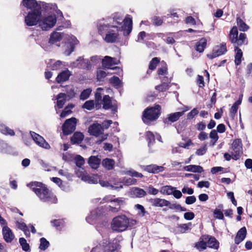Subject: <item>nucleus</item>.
I'll list each match as a JSON object with an SVG mask.
<instances>
[{"label": "nucleus", "mask_w": 252, "mask_h": 252, "mask_svg": "<svg viewBox=\"0 0 252 252\" xmlns=\"http://www.w3.org/2000/svg\"><path fill=\"white\" fill-rule=\"evenodd\" d=\"M74 159L76 165L78 167H81L85 163L84 158L80 155H77Z\"/></svg>", "instance_id": "nucleus-54"}, {"label": "nucleus", "mask_w": 252, "mask_h": 252, "mask_svg": "<svg viewBox=\"0 0 252 252\" xmlns=\"http://www.w3.org/2000/svg\"><path fill=\"white\" fill-rule=\"evenodd\" d=\"M235 51L236 52V55L235 56V63L236 65H238L241 63V58L242 57L243 53L242 50L237 46H235Z\"/></svg>", "instance_id": "nucleus-36"}, {"label": "nucleus", "mask_w": 252, "mask_h": 252, "mask_svg": "<svg viewBox=\"0 0 252 252\" xmlns=\"http://www.w3.org/2000/svg\"><path fill=\"white\" fill-rule=\"evenodd\" d=\"M113 21L115 24L121 25L124 22L122 30L124 31L125 35H129L132 28V21L130 17H126L123 19L122 16L118 13H116L113 17Z\"/></svg>", "instance_id": "nucleus-6"}, {"label": "nucleus", "mask_w": 252, "mask_h": 252, "mask_svg": "<svg viewBox=\"0 0 252 252\" xmlns=\"http://www.w3.org/2000/svg\"><path fill=\"white\" fill-rule=\"evenodd\" d=\"M72 66L79 67L83 68L89 69L91 68L90 62L88 60H84L82 57H79L76 61L71 63Z\"/></svg>", "instance_id": "nucleus-16"}, {"label": "nucleus", "mask_w": 252, "mask_h": 252, "mask_svg": "<svg viewBox=\"0 0 252 252\" xmlns=\"http://www.w3.org/2000/svg\"><path fill=\"white\" fill-rule=\"evenodd\" d=\"M160 60L159 58L157 57L154 58L150 63L149 69L151 70H155Z\"/></svg>", "instance_id": "nucleus-45"}, {"label": "nucleus", "mask_w": 252, "mask_h": 252, "mask_svg": "<svg viewBox=\"0 0 252 252\" xmlns=\"http://www.w3.org/2000/svg\"><path fill=\"white\" fill-rule=\"evenodd\" d=\"M79 43V41L73 35L68 36V43L64 45V54L66 56H69L74 51L75 46Z\"/></svg>", "instance_id": "nucleus-9"}, {"label": "nucleus", "mask_w": 252, "mask_h": 252, "mask_svg": "<svg viewBox=\"0 0 252 252\" xmlns=\"http://www.w3.org/2000/svg\"><path fill=\"white\" fill-rule=\"evenodd\" d=\"M144 170L150 173H158L163 171L164 167L156 164H151L144 166Z\"/></svg>", "instance_id": "nucleus-22"}, {"label": "nucleus", "mask_w": 252, "mask_h": 252, "mask_svg": "<svg viewBox=\"0 0 252 252\" xmlns=\"http://www.w3.org/2000/svg\"><path fill=\"white\" fill-rule=\"evenodd\" d=\"M70 75L71 73L68 70H64L57 76L56 81L58 83L65 82L69 79Z\"/></svg>", "instance_id": "nucleus-24"}, {"label": "nucleus", "mask_w": 252, "mask_h": 252, "mask_svg": "<svg viewBox=\"0 0 252 252\" xmlns=\"http://www.w3.org/2000/svg\"><path fill=\"white\" fill-rule=\"evenodd\" d=\"M62 38L63 35L62 33L54 32L51 34L49 42L50 44H54L55 43L60 41Z\"/></svg>", "instance_id": "nucleus-30"}, {"label": "nucleus", "mask_w": 252, "mask_h": 252, "mask_svg": "<svg viewBox=\"0 0 252 252\" xmlns=\"http://www.w3.org/2000/svg\"><path fill=\"white\" fill-rule=\"evenodd\" d=\"M214 218L219 220H223L224 216L222 212L220 210H215L214 211Z\"/></svg>", "instance_id": "nucleus-58"}, {"label": "nucleus", "mask_w": 252, "mask_h": 252, "mask_svg": "<svg viewBox=\"0 0 252 252\" xmlns=\"http://www.w3.org/2000/svg\"><path fill=\"white\" fill-rule=\"evenodd\" d=\"M123 182L125 185L130 186L134 185L136 182V179L132 178H124Z\"/></svg>", "instance_id": "nucleus-57"}, {"label": "nucleus", "mask_w": 252, "mask_h": 252, "mask_svg": "<svg viewBox=\"0 0 252 252\" xmlns=\"http://www.w3.org/2000/svg\"><path fill=\"white\" fill-rule=\"evenodd\" d=\"M110 83L112 84L114 86L117 88L120 87L121 80L119 77L116 76H113L109 80Z\"/></svg>", "instance_id": "nucleus-51"}, {"label": "nucleus", "mask_w": 252, "mask_h": 252, "mask_svg": "<svg viewBox=\"0 0 252 252\" xmlns=\"http://www.w3.org/2000/svg\"><path fill=\"white\" fill-rule=\"evenodd\" d=\"M247 40L246 39V35L244 33H240L239 37H238L236 41V46H241L243 44H247Z\"/></svg>", "instance_id": "nucleus-40"}, {"label": "nucleus", "mask_w": 252, "mask_h": 252, "mask_svg": "<svg viewBox=\"0 0 252 252\" xmlns=\"http://www.w3.org/2000/svg\"><path fill=\"white\" fill-rule=\"evenodd\" d=\"M79 177H81L82 180L88 182L89 183L96 184L97 183V179L94 177L88 175L87 173L83 172H78L76 173Z\"/></svg>", "instance_id": "nucleus-19"}, {"label": "nucleus", "mask_w": 252, "mask_h": 252, "mask_svg": "<svg viewBox=\"0 0 252 252\" xmlns=\"http://www.w3.org/2000/svg\"><path fill=\"white\" fill-rule=\"evenodd\" d=\"M91 92H92V90L91 89L89 88V89L84 90L81 93V94L80 95V99L84 100L87 99L89 97Z\"/></svg>", "instance_id": "nucleus-48"}, {"label": "nucleus", "mask_w": 252, "mask_h": 252, "mask_svg": "<svg viewBox=\"0 0 252 252\" xmlns=\"http://www.w3.org/2000/svg\"><path fill=\"white\" fill-rule=\"evenodd\" d=\"M185 170L187 171L201 173L203 171V168L200 165H189L184 167Z\"/></svg>", "instance_id": "nucleus-32"}, {"label": "nucleus", "mask_w": 252, "mask_h": 252, "mask_svg": "<svg viewBox=\"0 0 252 252\" xmlns=\"http://www.w3.org/2000/svg\"><path fill=\"white\" fill-rule=\"evenodd\" d=\"M89 132L91 135L98 136L103 133L101 125L95 123L91 125L89 127Z\"/></svg>", "instance_id": "nucleus-17"}, {"label": "nucleus", "mask_w": 252, "mask_h": 252, "mask_svg": "<svg viewBox=\"0 0 252 252\" xmlns=\"http://www.w3.org/2000/svg\"><path fill=\"white\" fill-rule=\"evenodd\" d=\"M207 44V39L205 38H202L197 43L196 50L200 53L203 52Z\"/></svg>", "instance_id": "nucleus-35"}, {"label": "nucleus", "mask_w": 252, "mask_h": 252, "mask_svg": "<svg viewBox=\"0 0 252 252\" xmlns=\"http://www.w3.org/2000/svg\"><path fill=\"white\" fill-rule=\"evenodd\" d=\"M94 101L93 100H88L85 102L83 107L87 110H91L94 108Z\"/></svg>", "instance_id": "nucleus-56"}, {"label": "nucleus", "mask_w": 252, "mask_h": 252, "mask_svg": "<svg viewBox=\"0 0 252 252\" xmlns=\"http://www.w3.org/2000/svg\"><path fill=\"white\" fill-rule=\"evenodd\" d=\"M147 140L149 141L148 145L150 146V145L153 142L155 141V136L150 131H148L146 132V134Z\"/></svg>", "instance_id": "nucleus-60"}, {"label": "nucleus", "mask_w": 252, "mask_h": 252, "mask_svg": "<svg viewBox=\"0 0 252 252\" xmlns=\"http://www.w3.org/2000/svg\"><path fill=\"white\" fill-rule=\"evenodd\" d=\"M57 17L55 15H48L41 18L39 21V27L44 31H47L53 28L56 24L57 18L62 20L63 18L62 12L60 10H56Z\"/></svg>", "instance_id": "nucleus-4"}, {"label": "nucleus", "mask_w": 252, "mask_h": 252, "mask_svg": "<svg viewBox=\"0 0 252 252\" xmlns=\"http://www.w3.org/2000/svg\"><path fill=\"white\" fill-rule=\"evenodd\" d=\"M196 200V199L194 196H189L186 198L185 202L187 204L190 205L195 203Z\"/></svg>", "instance_id": "nucleus-64"}, {"label": "nucleus", "mask_w": 252, "mask_h": 252, "mask_svg": "<svg viewBox=\"0 0 252 252\" xmlns=\"http://www.w3.org/2000/svg\"><path fill=\"white\" fill-rule=\"evenodd\" d=\"M59 174L61 176H64L67 179H70L72 177V175L68 173L67 170L60 169L59 170Z\"/></svg>", "instance_id": "nucleus-59"}, {"label": "nucleus", "mask_w": 252, "mask_h": 252, "mask_svg": "<svg viewBox=\"0 0 252 252\" xmlns=\"http://www.w3.org/2000/svg\"><path fill=\"white\" fill-rule=\"evenodd\" d=\"M23 6L27 8L28 12L39 11L41 10V6L37 3L35 0H23Z\"/></svg>", "instance_id": "nucleus-12"}, {"label": "nucleus", "mask_w": 252, "mask_h": 252, "mask_svg": "<svg viewBox=\"0 0 252 252\" xmlns=\"http://www.w3.org/2000/svg\"><path fill=\"white\" fill-rule=\"evenodd\" d=\"M170 209H175L181 212H185L187 210L186 208L182 207L178 204H171L168 206Z\"/></svg>", "instance_id": "nucleus-50"}, {"label": "nucleus", "mask_w": 252, "mask_h": 252, "mask_svg": "<svg viewBox=\"0 0 252 252\" xmlns=\"http://www.w3.org/2000/svg\"><path fill=\"white\" fill-rule=\"evenodd\" d=\"M132 192L137 197H142L146 194V192L144 189L138 188L133 189Z\"/></svg>", "instance_id": "nucleus-41"}, {"label": "nucleus", "mask_w": 252, "mask_h": 252, "mask_svg": "<svg viewBox=\"0 0 252 252\" xmlns=\"http://www.w3.org/2000/svg\"><path fill=\"white\" fill-rule=\"evenodd\" d=\"M113 58H111L109 56H105L104 59H103L102 61V64L103 67L107 69H114L115 68H117V67H115L114 68L111 67V63H112Z\"/></svg>", "instance_id": "nucleus-34"}, {"label": "nucleus", "mask_w": 252, "mask_h": 252, "mask_svg": "<svg viewBox=\"0 0 252 252\" xmlns=\"http://www.w3.org/2000/svg\"><path fill=\"white\" fill-rule=\"evenodd\" d=\"M227 51L225 44H221L220 45L215 46L211 54H208L207 57L213 59L225 53Z\"/></svg>", "instance_id": "nucleus-13"}, {"label": "nucleus", "mask_w": 252, "mask_h": 252, "mask_svg": "<svg viewBox=\"0 0 252 252\" xmlns=\"http://www.w3.org/2000/svg\"><path fill=\"white\" fill-rule=\"evenodd\" d=\"M66 98L68 99L73 98L75 95L74 88L72 87H69L66 91Z\"/></svg>", "instance_id": "nucleus-52"}, {"label": "nucleus", "mask_w": 252, "mask_h": 252, "mask_svg": "<svg viewBox=\"0 0 252 252\" xmlns=\"http://www.w3.org/2000/svg\"><path fill=\"white\" fill-rule=\"evenodd\" d=\"M0 131L4 134L10 136H13L15 134V132L12 129H10L4 125H0Z\"/></svg>", "instance_id": "nucleus-39"}, {"label": "nucleus", "mask_w": 252, "mask_h": 252, "mask_svg": "<svg viewBox=\"0 0 252 252\" xmlns=\"http://www.w3.org/2000/svg\"><path fill=\"white\" fill-rule=\"evenodd\" d=\"M74 107V105L73 104H69L67 105L64 109L63 110L62 112L60 114V117L62 118H64L66 117L67 116L69 115L72 113L71 109Z\"/></svg>", "instance_id": "nucleus-37"}, {"label": "nucleus", "mask_w": 252, "mask_h": 252, "mask_svg": "<svg viewBox=\"0 0 252 252\" xmlns=\"http://www.w3.org/2000/svg\"><path fill=\"white\" fill-rule=\"evenodd\" d=\"M88 163L91 168L96 169L99 166L100 159L96 156H91L89 158Z\"/></svg>", "instance_id": "nucleus-25"}, {"label": "nucleus", "mask_w": 252, "mask_h": 252, "mask_svg": "<svg viewBox=\"0 0 252 252\" xmlns=\"http://www.w3.org/2000/svg\"><path fill=\"white\" fill-rule=\"evenodd\" d=\"M103 199L105 200L106 202L117 203V206L118 207H115L111 205L109 206V210L113 213L118 212L120 210L121 206L125 204L124 200L120 198L113 199L111 196H106L104 197Z\"/></svg>", "instance_id": "nucleus-11"}, {"label": "nucleus", "mask_w": 252, "mask_h": 252, "mask_svg": "<svg viewBox=\"0 0 252 252\" xmlns=\"http://www.w3.org/2000/svg\"><path fill=\"white\" fill-rule=\"evenodd\" d=\"M118 245L116 242L109 243L104 248V252H118Z\"/></svg>", "instance_id": "nucleus-33"}, {"label": "nucleus", "mask_w": 252, "mask_h": 252, "mask_svg": "<svg viewBox=\"0 0 252 252\" xmlns=\"http://www.w3.org/2000/svg\"><path fill=\"white\" fill-rule=\"evenodd\" d=\"M41 11L28 12V15L25 18V22L28 26H32L39 23Z\"/></svg>", "instance_id": "nucleus-7"}, {"label": "nucleus", "mask_w": 252, "mask_h": 252, "mask_svg": "<svg viewBox=\"0 0 252 252\" xmlns=\"http://www.w3.org/2000/svg\"><path fill=\"white\" fill-rule=\"evenodd\" d=\"M103 107L105 109H111L112 113L114 114L117 111V106L116 104H112L110 97L108 95H105L103 96Z\"/></svg>", "instance_id": "nucleus-15"}, {"label": "nucleus", "mask_w": 252, "mask_h": 252, "mask_svg": "<svg viewBox=\"0 0 252 252\" xmlns=\"http://www.w3.org/2000/svg\"><path fill=\"white\" fill-rule=\"evenodd\" d=\"M39 249L41 250H45L49 246V242L44 238H41L40 240Z\"/></svg>", "instance_id": "nucleus-47"}, {"label": "nucleus", "mask_w": 252, "mask_h": 252, "mask_svg": "<svg viewBox=\"0 0 252 252\" xmlns=\"http://www.w3.org/2000/svg\"><path fill=\"white\" fill-rule=\"evenodd\" d=\"M76 123L77 119L75 118L67 119L62 126L63 133L68 135L74 131L76 129Z\"/></svg>", "instance_id": "nucleus-8"}, {"label": "nucleus", "mask_w": 252, "mask_h": 252, "mask_svg": "<svg viewBox=\"0 0 252 252\" xmlns=\"http://www.w3.org/2000/svg\"><path fill=\"white\" fill-rule=\"evenodd\" d=\"M19 243L24 251H28L30 249V246L27 243V240L24 238L19 239Z\"/></svg>", "instance_id": "nucleus-49"}, {"label": "nucleus", "mask_w": 252, "mask_h": 252, "mask_svg": "<svg viewBox=\"0 0 252 252\" xmlns=\"http://www.w3.org/2000/svg\"><path fill=\"white\" fill-rule=\"evenodd\" d=\"M237 23L240 31L245 32L248 30V26L241 19L237 18Z\"/></svg>", "instance_id": "nucleus-43"}, {"label": "nucleus", "mask_w": 252, "mask_h": 252, "mask_svg": "<svg viewBox=\"0 0 252 252\" xmlns=\"http://www.w3.org/2000/svg\"><path fill=\"white\" fill-rule=\"evenodd\" d=\"M2 235L4 240L7 243H10L14 238V235L12 230L6 225L2 228Z\"/></svg>", "instance_id": "nucleus-18"}, {"label": "nucleus", "mask_w": 252, "mask_h": 252, "mask_svg": "<svg viewBox=\"0 0 252 252\" xmlns=\"http://www.w3.org/2000/svg\"><path fill=\"white\" fill-rule=\"evenodd\" d=\"M152 23L155 26H160L163 23V20L159 17L154 16L151 18Z\"/></svg>", "instance_id": "nucleus-46"}, {"label": "nucleus", "mask_w": 252, "mask_h": 252, "mask_svg": "<svg viewBox=\"0 0 252 252\" xmlns=\"http://www.w3.org/2000/svg\"><path fill=\"white\" fill-rule=\"evenodd\" d=\"M30 133L32 139L39 146L46 149H49L50 148V145L42 136L34 132L31 131Z\"/></svg>", "instance_id": "nucleus-14"}, {"label": "nucleus", "mask_w": 252, "mask_h": 252, "mask_svg": "<svg viewBox=\"0 0 252 252\" xmlns=\"http://www.w3.org/2000/svg\"><path fill=\"white\" fill-rule=\"evenodd\" d=\"M247 229L245 227H242L237 232L235 238L234 242L236 244H239L246 238Z\"/></svg>", "instance_id": "nucleus-20"}, {"label": "nucleus", "mask_w": 252, "mask_h": 252, "mask_svg": "<svg viewBox=\"0 0 252 252\" xmlns=\"http://www.w3.org/2000/svg\"><path fill=\"white\" fill-rule=\"evenodd\" d=\"M84 136L82 133L76 132L71 137V142L72 144H79L84 139Z\"/></svg>", "instance_id": "nucleus-28"}, {"label": "nucleus", "mask_w": 252, "mask_h": 252, "mask_svg": "<svg viewBox=\"0 0 252 252\" xmlns=\"http://www.w3.org/2000/svg\"><path fill=\"white\" fill-rule=\"evenodd\" d=\"M66 95L65 93H60L57 97V106L59 108H62L65 103L66 100Z\"/></svg>", "instance_id": "nucleus-27"}, {"label": "nucleus", "mask_w": 252, "mask_h": 252, "mask_svg": "<svg viewBox=\"0 0 252 252\" xmlns=\"http://www.w3.org/2000/svg\"><path fill=\"white\" fill-rule=\"evenodd\" d=\"M31 189L35 192L40 199L49 204L56 203V197L40 182H32L28 185Z\"/></svg>", "instance_id": "nucleus-2"}, {"label": "nucleus", "mask_w": 252, "mask_h": 252, "mask_svg": "<svg viewBox=\"0 0 252 252\" xmlns=\"http://www.w3.org/2000/svg\"><path fill=\"white\" fill-rule=\"evenodd\" d=\"M135 208L139 211L138 214L139 215H141L142 216H144L145 215L146 211L142 205L140 204H136L135 205Z\"/></svg>", "instance_id": "nucleus-62"}, {"label": "nucleus", "mask_w": 252, "mask_h": 252, "mask_svg": "<svg viewBox=\"0 0 252 252\" xmlns=\"http://www.w3.org/2000/svg\"><path fill=\"white\" fill-rule=\"evenodd\" d=\"M107 76V73L103 70L99 69L97 71V78L99 80H102Z\"/></svg>", "instance_id": "nucleus-61"}, {"label": "nucleus", "mask_w": 252, "mask_h": 252, "mask_svg": "<svg viewBox=\"0 0 252 252\" xmlns=\"http://www.w3.org/2000/svg\"><path fill=\"white\" fill-rule=\"evenodd\" d=\"M62 62L60 61H58L52 63L48 67L50 68L53 70H57L60 69Z\"/></svg>", "instance_id": "nucleus-55"}, {"label": "nucleus", "mask_w": 252, "mask_h": 252, "mask_svg": "<svg viewBox=\"0 0 252 252\" xmlns=\"http://www.w3.org/2000/svg\"><path fill=\"white\" fill-rule=\"evenodd\" d=\"M208 246L215 250H218L220 247L219 242L214 237L210 236L207 242Z\"/></svg>", "instance_id": "nucleus-29"}, {"label": "nucleus", "mask_w": 252, "mask_h": 252, "mask_svg": "<svg viewBox=\"0 0 252 252\" xmlns=\"http://www.w3.org/2000/svg\"><path fill=\"white\" fill-rule=\"evenodd\" d=\"M136 223L137 221L135 220L128 218L125 215H120L113 218L111 227L115 231L122 232Z\"/></svg>", "instance_id": "nucleus-3"}, {"label": "nucleus", "mask_w": 252, "mask_h": 252, "mask_svg": "<svg viewBox=\"0 0 252 252\" xmlns=\"http://www.w3.org/2000/svg\"><path fill=\"white\" fill-rule=\"evenodd\" d=\"M191 225V223L189 222L188 223L180 224L178 226V228L180 229L179 231L180 233H185L187 230L190 229V227Z\"/></svg>", "instance_id": "nucleus-53"}, {"label": "nucleus", "mask_w": 252, "mask_h": 252, "mask_svg": "<svg viewBox=\"0 0 252 252\" xmlns=\"http://www.w3.org/2000/svg\"><path fill=\"white\" fill-rule=\"evenodd\" d=\"M115 164V161L112 159L106 158L102 160V165L104 168L108 170H111L114 169Z\"/></svg>", "instance_id": "nucleus-26"}, {"label": "nucleus", "mask_w": 252, "mask_h": 252, "mask_svg": "<svg viewBox=\"0 0 252 252\" xmlns=\"http://www.w3.org/2000/svg\"><path fill=\"white\" fill-rule=\"evenodd\" d=\"M160 109L161 108L159 105L147 108L143 112L142 120L144 123L149 124L158 119L160 114Z\"/></svg>", "instance_id": "nucleus-5"}, {"label": "nucleus", "mask_w": 252, "mask_h": 252, "mask_svg": "<svg viewBox=\"0 0 252 252\" xmlns=\"http://www.w3.org/2000/svg\"><path fill=\"white\" fill-rule=\"evenodd\" d=\"M193 143L190 139H188L186 143L180 142L178 145L180 147H182L185 149H189V147L192 145Z\"/></svg>", "instance_id": "nucleus-63"}, {"label": "nucleus", "mask_w": 252, "mask_h": 252, "mask_svg": "<svg viewBox=\"0 0 252 252\" xmlns=\"http://www.w3.org/2000/svg\"><path fill=\"white\" fill-rule=\"evenodd\" d=\"M151 203L152 205L157 207L168 206L170 204V202L169 201L159 198L151 199Z\"/></svg>", "instance_id": "nucleus-21"}, {"label": "nucleus", "mask_w": 252, "mask_h": 252, "mask_svg": "<svg viewBox=\"0 0 252 252\" xmlns=\"http://www.w3.org/2000/svg\"><path fill=\"white\" fill-rule=\"evenodd\" d=\"M97 28L98 33L104 35L103 39L106 43H115L118 40L120 28L116 25H110L104 18L98 21Z\"/></svg>", "instance_id": "nucleus-1"}, {"label": "nucleus", "mask_w": 252, "mask_h": 252, "mask_svg": "<svg viewBox=\"0 0 252 252\" xmlns=\"http://www.w3.org/2000/svg\"><path fill=\"white\" fill-rule=\"evenodd\" d=\"M185 111H183L182 112H177L169 114L168 118L164 120V123H168L169 121H170L172 123L177 121L180 117L184 114Z\"/></svg>", "instance_id": "nucleus-23"}, {"label": "nucleus", "mask_w": 252, "mask_h": 252, "mask_svg": "<svg viewBox=\"0 0 252 252\" xmlns=\"http://www.w3.org/2000/svg\"><path fill=\"white\" fill-rule=\"evenodd\" d=\"M195 248L199 251L205 250L207 248V243L203 240L200 239L199 241L195 243Z\"/></svg>", "instance_id": "nucleus-42"}, {"label": "nucleus", "mask_w": 252, "mask_h": 252, "mask_svg": "<svg viewBox=\"0 0 252 252\" xmlns=\"http://www.w3.org/2000/svg\"><path fill=\"white\" fill-rule=\"evenodd\" d=\"M238 32L236 27H233L230 32L229 39L231 43L234 44L236 46V41H237Z\"/></svg>", "instance_id": "nucleus-31"}, {"label": "nucleus", "mask_w": 252, "mask_h": 252, "mask_svg": "<svg viewBox=\"0 0 252 252\" xmlns=\"http://www.w3.org/2000/svg\"><path fill=\"white\" fill-rule=\"evenodd\" d=\"M209 137L211 139L210 145L211 146H214L219 138L217 131L216 130H212L209 134Z\"/></svg>", "instance_id": "nucleus-38"}, {"label": "nucleus", "mask_w": 252, "mask_h": 252, "mask_svg": "<svg viewBox=\"0 0 252 252\" xmlns=\"http://www.w3.org/2000/svg\"><path fill=\"white\" fill-rule=\"evenodd\" d=\"M174 188L170 186H165L162 187L160 192L163 194L171 195L173 193Z\"/></svg>", "instance_id": "nucleus-44"}, {"label": "nucleus", "mask_w": 252, "mask_h": 252, "mask_svg": "<svg viewBox=\"0 0 252 252\" xmlns=\"http://www.w3.org/2000/svg\"><path fill=\"white\" fill-rule=\"evenodd\" d=\"M231 149L233 151L232 153V158L235 160L238 159L241 154L242 153V144L241 140L239 139L234 140L232 144Z\"/></svg>", "instance_id": "nucleus-10"}]
</instances>
